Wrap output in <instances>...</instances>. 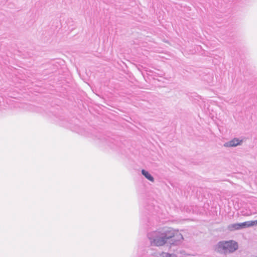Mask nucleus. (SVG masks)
I'll return each mask as SVG.
<instances>
[{
    "instance_id": "8",
    "label": "nucleus",
    "mask_w": 257,
    "mask_h": 257,
    "mask_svg": "<svg viewBox=\"0 0 257 257\" xmlns=\"http://www.w3.org/2000/svg\"><path fill=\"white\" fill-rule=\"evenodd\" d=\"M157 257H177L176 254L174 253H169L168 252H162L158 253Z\"/></svg>"
},
{
    "instance_id": "2",
    "label": "nucleus",
    "mask_w": 257,
    "mask_h": 257,
    "mask_svg": "<svg viewBox=\"0 0 257 257\" xmlns=\"http://www.w3.org/2000/svg\"><path fill=\"white\" fill-rule=\"evenodd\" d=\"M238 247L237 243L232 240L219 241L215 246V250L221 254H226L235 251Z\"/></svg>"
},
{
    "instance_id": "5",
    "label": "nucleus",
    "mask_w": 257,
    "mask_h": 257,
    "mask_svg": "<svg viewBox=\"0 0 257 257\" xmlns=\"http://www.w3.org/2000/svg\"><path fill=\"white\" fill-rule=\"evenodd\" d=\"M227 228L231 231L239 230L241 228V223L230 224L228 226Z\"/></svg>"
},
{
    "instance_id": "9",
    "label": "nucleus",
    "mask_w": 257,
    "mask_h": 257,
    "mask_svg": "<svg viewBox=\"0 0 257 257\" xmlns=\"http://www.w3.org/2000/svg\"><path fill=\"white\" fill-rule=\"evenodd\" d=\"M255 257H257V255H256V256H255Z\"/></svg>"
},
{
    "instance_id": "4",
    "label": "nucleus",
    "mask_w": 257,
    "mask_h": 257,
    "mask_svg": "<svg viewBox=\"0 0 257 257\" xmlns=\"http://www.w3.org/2000/svg\"><path fill=\"white\" fill-rule=\"evenodd\" d=\"M240 143L241 140L234 138L230 141L225 143L223 146L225 147H235L240 145Z\"/></svg>"
},
{
    "instance_id": "6",
    "label": "nucleus",
    "mask_w": 257,
    "mask_h": 257,
    "mask_svg": "<svg viewBox=\"0 0 257 257\" xmlns=\"http://www.w3.org/2000/svg\"><path fill=\"white\" fill-rule=\"evenodd\" d=\"M142 174L149 181L152 182H154V177L147 171L144 169L142 170Z\"/></svg>"
},
{
    "instance_id": "3",
    "label": "nucleus",
    "mask_w": 257,
    "mask_h": 257,
    "mask_svg": "<svg viewBox=\"0 0 257 257\" xmlns=\"http://www.w3.org/2000/svg\"><path fill=\"white\" fill-rule=\"evenodd\" d=\"M169 230L172 233V236L168 240L169 243L171 245H178L183 240V235L178 231L173 230L169 228Z\"/></svg>"
},
{
    "instance_id": "1",
    "label": "nucleus",
    "mask_w": 257,
    "mask_h": 257,
    "mask_svg": "<svg viewBox=\"0 0 257 257\" xmlns=\"http://www.w3.org/2000/svg\"><path fill=\"white\" fill-rule=\"evenodd\" d=\"M172 233L169 230V227L159 228L148 233V238L152 245L161 246L168 242Z\"/></svg>"
},
{
    "instance_id": "7",
    "label": "nucleus",
    "mask_w": 257,
    "mask_h": 257,
    "mask_svg": "<svg viewBox=\"0 0 257 257\" xmlns=\"http://www.w3.org/2000/svg\"><path fill=\"white\" fill-rule=\"evenodd\" d=\"M257 224V220H255L253 221H246L244 222H242V228H246L248 227H250L254 225V224Z\"/></svg>"
}]
</instances>
